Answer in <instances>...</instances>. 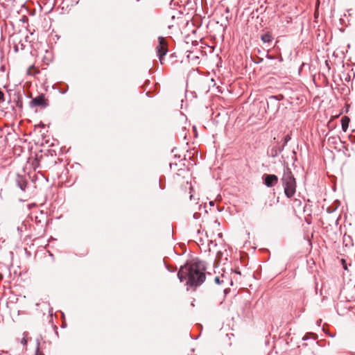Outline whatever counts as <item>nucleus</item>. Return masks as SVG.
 I'll list each match as a JSON object with an SVG mask.
<instances>
[{"instance_id": "1", "label": "nucleus", "mask_w": 355, "mask_h": 355, "mask_svg": "<svg viewBox=\"0 0 355 355\" xmlns=\"http://www.w3.org/2000/svg\"><path fill=\"white\" fill-rule=\"evenodd\" d=\"M206 270V263L196 257L182 265L177 276L180 282L186 280L185 285L196 290L205 282Z\"/></svg>"}, {"instance_id": "2", "label": "nucleus", "mask_w": 355, "mask_h": 355, "mask_svg": "<svg viewBox=\"0 0 355 355\" xmlns=\"http://www.w3.org/2000/svg\"><path fill=\"white\" fill-rule=\"evenodd\" d=\"M281 182L284 188V192L287 198H293L296 193L297 182L291 168L284 166Z\"/></svg>"}, {"instance_id": "3", "label": "nucleus", "mask_w": 355, "mask_h": 355, "mask_svg": "<svg viewBox=\"0 0 355 355\" xmlns=\"http://www.w3.org/2000/svg\"><path fill=\"white\" fill-rule=\"evenodd\" d=\"M156 53L161 64H163L164 57L168 53L167 45L163 36L158 37V46L156 47Z\"/></svg>"}, {"instance_id": "4", "label": "nucleus", "mask_w": 355, "mask_h": 355, "mask_svg": "<svg viewBox=\"0 0 355 355\" xmlns=\"http://www.w3.org/2000/svg\"><path fill=\"white\" fill-rule=\"evenodd\" d=\"M284 98V96L282 94L270 96L267 101L268 109L270 108L272 111L277 112L280 107L279 101Z\"/></svg>"}, {"instance_id": "5", "label": "nucleus", "mask_w": 355, "mask_h": 355, "mask_svg": "<svg viewBox=\"0 0 355 355\" xmlns=\"http://www.w3.org/2000/svg\"><path fill=\"white\" fill-rule=\"evenodd\" d=\"M10 99L8 103L13 102L15 105L21 110L23 108L22 94L20 91L10 89L8 91Z\"/></svg>"}, {"instance_id": "6", "label": "nucleus", "mask_w": 355, "mask_h": 355, "mask_svg": "<svg viewBox=\"0 0 355 355\" xmlns=\"http://www.w3.org/2000/svg\"><path fill=\"white\" fill-rule=\"evenodd\" d=\"M49 106V101L45 98L44 94H40L37 96L32 98L29 102V107L34 108L35 107H40L42 108H46Z\"/></svg>"}, {"instance_id": "7", "label": "nucleus", "mask_w": 355, "mask_h": 355, "mask_svg": "<svg viewBox=\"0 0 355 355\" xmlns=\"http://www.w3.org/2000/svg\"><path fill=\"white\" fill-rule=\"evenodd\" d=\"M263 184L268 187H273L279 181V178L275 174L264 173L261 176Z\"/></svg>"}, {"instance_id": "8", "label": "nucleus", "mask_w": 355, "mask_h": 355, "mask_svg": "<svg viewBox=\"0 0 355 355\" xmlns=\"http://www.w3.org/2000/svg\"><path fill=\"white\" fill-rule=\"evenodd\" d=\"M284 150V146H280V142L277 141L276 146H271L268 149V155L273 159L277 158Z\"/></svg>"}, {"instance_id": "9", "label": "nucleus", "mask_w": 355, "mask_h": 355, "mask_svg": "<svg viewBox=\"0 0 355 355\" xmlns=\"http://www.w3.org/2000/svg\"><path fill=\"white\" fill-rule=\"evenodd\" d=\"M16 184L21 191H25L28 182L23 175L18 174L16 178Z\"/></svg>"}, {"instance_id": "10", "label": "nucleus", "mask_w": 355, "mask_h": 355, "mask_svg": "<svg viewBox=\"0 0 355 355\" xmlns=\"http://www.w3.org/2000/svg\"><path fill=\"white\" fill-rule=\"evenodd\" d=\"M341 128L343 132H346L349 128L350 119L347 116H344L341 118Z\"/></svg>"}, {"instance_id": "11", "label": "nucleus", "mask_w": 355, "mask_h": 355, "mask_svg": "<svg viewBox=\"0 0 355 355\" xmlns=\"http://www.w3.org/2000/svg\"><path fill=\"white\" fill-rule=\"evenodd\" d=\"M260 38L263 43H270L273 40V37L269 32L262 34Z\"/></svg>"}, {"instance_id": "12", "label": "nucleus", "mask_w": 355, "mask_h": 355, "mask_svg": "<svg viewBox=\"0 0 355 355\" xmlns=\"http://www.w3.org/2000/svg\"><path fill=\"white\" fill-rule=\"evenodd\" d=\"M265 57L266 58H267L268 60H278L279 62H283V58L282 57V55H279V56H275V55H270L269 53V51H268L265 55Z\"/></svg>"}, {"instance_id": "13", "label": "nucleus", "mask_w": 355, "mask_h": 355, "mask_svg": "<svg viewBox=\"0 0 355 355\" xmlns=\"http://www.w3.org/2000/svg\"><path fill=\"white\" fill-rule=\"evenodd\" d=\"M159 189L163 190L166 187V178L164 176H160L159 179Z\"/></svg>"}, {"instance_id": "14", "label": "nucleus", "mask_w": 355, "mask_h": 355, "mask_svg": "<svg viewBox=\"0 0 355 355\" xmlns=\"http://www.w3.org/2000/svg\"><path fill=\"white\" fill-rule=\"evenodd\" d=\"M291 134L288 133V134L286 135L282 139L283 144L281 146H284V148L285 146L287 145L288 142L291 141Z\"/></svg>"}, {"instance_id": "15", "label": "nucleus", "mask_w": 355, "mask_h": 355, "mask_svg": "<svg viewBox=\"0 0 355 355\" xmlns=\"http://www.w3.org/2000/svg\"><path fill=\"white\" fill-rule=\"evenodd\" d=\"M311 336H314V337L313 338L314 340H316V338H317V337H318V336H317V335H316V334H312V333H306V334H305V335L302 337V339L303 340H309V339H310V338H311Z\"/></svg>"}, {"instance_id": "16", "label": "nucleus", "mask_w": 355, "mask_h": 355, "mask_svg": "<svg viewBox=\"0 0 355 355\" xmlns=\"http://www.w3.org/2000/svg\"><path fill=\"white\" fill-rule=\"evenodd\" d=\"M164 264H165V267L166 268V270L170 272H174L177 270V266H173V267H171L170 266H168L166 262L164 260Z\"/></svg>"}, {"instance_id": "17", "label": "nucleus", "mask_w": 355, "mask_h": 355, "mask_svg": "<svg viewBox=\"0 0 355 355\" xmlns=\"http://www.w3.org/2000/svg\"><path fill=\"white\" fill-rule=\"evenodd\" d=\"M266 11V8H264L263 6H260L259 8H257L255 10L252 12L253 16L255 13H263Z\"/></svg>"}, {"instance_id": "18", "label": "nucleus", "mask_w": 355, "mask_h": 355, "mask_svg": "<svg viewBox=\"0 0 355 355\" xmlns=\"http://www.w3.org/2000/svg\"><path fill=\"white\" fill-rule=\"evenodd\" d=\"M252 60L255 64H260L262 62H263V58L257 56V57H256L254 58H252Z\"/></svg>"}, {"instance_id": "19", "label": "nucleus", "mask_w": 355, "mask_h": 355, "mask_svg": "<svg viewBox=\"0 0 355 355\" xmlns=\"http://www.w3.org/2000/svg\"><path fill=\"white\" fill-rule=\"evenodd\" d=\"M42 339V335H40L37 338H36V349L35 350L36 351H39L40 350V340Z\"/></svg>"}, {"instance_id": "20", "label": "nucleus", "mask_w": 355, "mask_h": 355, "mask_svg": "<svg viewBox=\"0 0 355 355\" xmlns=\"http://www.w3.org/2000/svg\"><path fill=\"white\" fill-rule=\"evenodd\" d=\"M69 90V86L67 84H64V88H62V89H60L58 90V92L62 94H64L67 92V91Z\"/></svg>"}, {"instance_id": "21", "label": "nucleus", "mask_w": 355, "mask_h": 355, "mask_svg": "<svg viewBox=\"0 0 355 355\" xmlns=\"http://www.w3.org/2000/svg\"><path fill=\"white\" fill-rule=\"evenodd\" d=\"M223 252H222L221 251H218V252H217V253H216V256L215 263H216L217 261H218V262H220V259H221V258H222V257H223ZM219 263H218V264H219Z\"/></svg>"}, {"instance_id": "22", "label": "nucleus", "mask_w": 355, "mask_h": 355, "mask_svg": "<svg viewBox=\"0 0 355 355\" xmlns=\"http://www.w3.org/2000/svg\"><path fill=\"white\" fill-rule=\"evenodd\" d=\"M28 334V332H24V338L21 339V343L23 345H26L27 343H28V338H26V336H27Z\"/></svg>"}, {"instance_id": "23", "label": "nucleus", "mask_w": 355, "mask_h": 355, "mask_svg": "<svg viewBox=\"0 0 355 355\" xmlns=\"http://www.w3.org/2000/svg\"><path fill=\"white\" fill-rule=\"evenodd\" d=\"M214 282H215L216 284H218V285H219V284H220L223 282V281H222V280H220V278L219 277H218V276H217V277H216L214 278Z\"/></svg>"}, {"instance_id": "24", "label": "nucleus", "mask_w": 355, "mask_h": 355, "mask_svg": "<svg viewBox=\"0 0 355 355\" xmlns=\"http://www.w3.org/2000/svg\"><path fill=\"white\" fill-rule=\"evenodd\" d=\"M4 101V94L0 89V103Z\"/></svg>"}, {"instance_id": "25", "label": "nucleus", "mask_w": 355, "mask_h": 355, "mask_svg": "<svg viewBox=\"0 0 355 355\" xmlns=\"http://www.w3.org/2000/svg\"><path fill=\"white\" fill-rule=\"evenodd\" d=\"M20 21H21L22 23H27V22H28V17H26V16L24 15V16L21 18Z\"/></svg>"}, {"instance_id": "26", "label": "nucleus", "mask_w": 355, "mask_h": 355, "mask_svg": "<svg viewBox=\"0 0 355 355\" xmlns=\"http://www.w3.org/2000/svg\"><path fill=\"white\" fill-rule=\"evenodd\" d=\"M341 262H342V266H343V269L344 270H347V266L346 261L344 260V259H342Z\"/></svg>"}, {"instance_id": "27", "label": "nucleus", "mask_w": 355, "mask_h": 355, "mask_svg": "<svg viewBox=\"0 0 355 355\" xmlns=\"http://www.w3.org/2000/svg\"><path fill=\"white\" fill-rule=\"evenodd\" d=\"M200 217V214L198 213V212H195L193 214V218L194 219H198Z\"/></svg>"}, {"instance_id": "28", "label": "nucleus", "mask_w": 355, "mask_h": 355, "mask_svg": "<svg viewBox=\"0 0 355 355\" xmlns=\"http://www.w3.org/2000/svg\"><path fill=\"white\" fill-rule=\"evenodd\" d=\"M339 21H340V24L341 25H343V26H347V24H346V22H345V20L343 18H340Z\"/></svg>"}, {"instance_id": "29", "label": "nucleus", "mask_w": 355, "mask_h": 355, "mask_svg": "<svg viewBox=\"0 0 355 355\" xmlns=\"http://www.w3.org/2000/svg\"><path fill=\"white\" fill-rule=\"evenodd\" d=\"M187 251V248L184 244L182 245V252L180 254H178V255H182V254H184Z\"/></svg>"}, {"instance_id": "30", "label": "nucleus", "mask_w": 355, "mask_h": 355, "mask_svg": "<svg viewBox=\"0 0 355 355\" xmlns=\"http://www.w3.org/2000/svg\"><path fill=\"white\" fill-rule=\"evenodd\" d=\"M232 272L239 275H241V270L239 268L232 270Z\"/></svg>"}, {"instance_id": "31", "label": "nucleus", "mask_w": 355, "mask_h": 355, "mask_svg": "<svg viewBox=\"0 0 355 355\" xmlns=\"http://www.w3.org/2000/svg\"><path fill=\"white\" fill-rule=\"evenodd\" d=\"M196 326L200 332H201L202 330V325L201 324H196Z\"/></svg>"}, {"instance_id": "32", "label": "nucleus", "mask_w": 355, "mask_h": 355, "mask_svg": "<svg viewBox=\"0 0 355 355\" xmlns=\"http://www.w3.org/2000/svg\"><path fill=\"white\" fill-rule=\"evenodd\" d=\"M334 210H335V209L331 208V207H327V213H329V214H330V213H332Z\"/></svg>"}, {"instance_id": "33", "label": "nucleus", "mask_w": 355, "mask_h": 355, "mask_svg": "<svg viewBox=\"0 0 355 355\" xmlns=\"http://www.w3.org/2000/svg\"><path fill=\"white\" fill-rule=\"evenodd\" d=\"M146 96L148 98H152L153 96V94H152L150 92L148 91L146 93Z\"/></svg>"}, {"instance_id": "34", "label": "nucleus", "mask_w": 355, "mask_h": 355, "mask_svg": "<svg viewBox=\"0 0 355 355\" xmlns=\"http://www.w3.org/2000/svg\"><path fill=\"white\" fill-rule=\"evenodd\" d=\"M35 355H44V354L43 352H41L40 350L39 351L35 350Z\"/></svg>"}, {"instance_id": "35", "label": "nucleus", "mask_w": 355, "mask_h": 355, "mask_svg": "<svg viewBox=\"0 0 355 355\" xmlns=\"http://www.w3.org/2000/svg\"><path fill=\"white\" fill-rule=\"evenodd\" d=\"M230 291V288H225L224 289V294L225 295H227V293Z\"/></svg>"}, {"instance_id": "36", "label": "nucleus", "mask_w": 355, "mask_h": 355, "mask_svg": "<svg viewBox=\"0 0 355 355\" xmlns=\"http://www.w3.org/2000/svg\"><path fill=\"white\" fill-rule=\"evenodd\" d=\"M200 335V334L198 336H196V337H193L191 334H190V337H191V339H193V340H197V339L199 338Z\"/></svg>"}, {"instance_id": "37", "label": "nucleus", "mask_w": 355, "mask_h": 355, "mask_svg": "<svg viewBox=\"0 0 355 355\" xmlns=\"http://www.w3.org/2000/svg\"><path fill=\"white\" fill-rule=\"evenodd\" d=\"M8 353V352L7 351L0 350V355H3Z\"/></svg>"}, {"instance_id": "38", "label": "nucleus", "mask_w": 355, "mask_h": 355, "mask_svg": "<svg viewBox=\"0 0 355 355\" xmlns=\"http://www.w3.org/2000/svg\"><path fill=\"white\" fill-rule=\"evenodd\" d=\"M37 126L41 127V128H44L45 127V124H44L43 123L40 122V123L39 125H37Z\"/></svg>"}, {"instance_id": "39", "label": "nucleus", "mask_w": 355, "mask_h": 355, "mask_svg": "<svg viewBox=\"0 0 355 355\" xmlns=\"http://www.w3.org/2000/svg\"><path fill=\"white\" fill-rule=\"evenodd\" d=\"M66 327H67V324L65 322L62 323V324L61 325L62 328H65Z\"/></svg>"}, {"instance_id": "40", "label": "nucleus", "mask_w": 355, "mask_h": 355, "mask_svg": "<svg viewBox=\"0 0 355 355\" xmlns=\"http://www.w3.org/2000/svg\"><path fill=\"white\" fill-rule=\"evenodd\" d=\"M54 329H55V334H56L57 335H58V328H57V327H56V326H55V327H54Z\"/></svg>"}, {"instance_id": "41", "label": "nucleus", "mask_w": 355, "mask_h": 355, "mask_svg": "<svg viewBox=\"0 0 355 355\" xmlns=\"http://www.w3.org/2000/svg\"><path fill=\"white\" fill-rule=\"evenodd\" d=\"M209 205H210V206H214V201H210L209 202Z\"/></svg>"}, {"instance_id": "42", "label": "nucleus", "mask_w": 355, "mask_h": 355, "mask_svg": "<svg viewBox=\"0 0 355 355\" xmlns=\"http://www.w3.org/2000/svg\"><path fill=\"white\" fill-rule=\"evenodd\" d=\"M14 50H15V52H17L18 51V47L15 46L14 47Z\"/></svg>"}, {"instance_id": "43", "label": "nucleus", "mask_w": 355, "mask_h": 355, "mask_svg": "<svg viewBox=\"0 0 355 355\" xmlns=\"http://www.w3.org/2000/svg\"><path fill=\"white\" fill-rule=\"evenodd\" d=\"M272 203H273L272 200H270V203L268 204V206L271 207L272 205Z\"/></svg>"}, {"instance_id": "44", "label": "nucleus", "mask_w": 355, "mask_h": 355, "mask_svg": "<svg viewBox=\"0 0 355 355\" xmlns=\"http://www.w3.org/2000/svg\"><path fill=\"white\" fill-rule=\"evenodd\" d=\"M340 31L342 33H344V32H345V28H340Z\"/></svg>"}, {"instance_id": "45", "label": "nucleus", "mask_w": 355, "mask_h": 355, "mask_svg": "<svg viewBox=\"0 0 355 355\" xmlns=\"http://www.w3.org/2000/svg\"><path fill=\"white\" fill-rule=\"evenodd\" d=\"M258 53L261 54L262 51L260 49L257 50Z\"/></svg>"}, {"instance_id": "46", "label": "nucleus", "mask_w": 355, "mask_h": 355, "mask_svg": "<svg viewBox=\"0 0 355 355\" xmlns=\"http://www.w3.org/2000/svg\"><path fill=\"white\" fill-rule=\"evenodd\" d=\"M1 69L2 71H4V69H5V67H4V66H2V67H1Z\"/></svg>"}, {"instance_id": "47", "label": "nucleus", "mask_w": 355, "mask_h": 355, "mask_svg": "<svg viewBox=\"0 0 355 355\" xmlns=\"http://www.w3.org/2000/svg\"><path fill=\"white\" fill-rule=\"evenodd\" d=\"M34 177L35 178L33 179H32V181H34V180H35L37 178L36 175H35Z\"/></svg>"}, {"instance_id": "48", "label": "nucleus", "mask_w": 355, "mask_h": 355, "mask_svg": "<svg viewBox=\"0 0 355 355\" xmlns=\"http://www.w3.org/2000/svg\"><path fill=\"white\" fill-rule=\"evenodd\" d=\"M34 177L35 178L33 179H32V181H34V180H35L37 178L36 175H35Z\"/></svg>"}, {"instance_id": "49", "label": "nucleus", "mask_w": 355, "mask_h": 355, "mask_svg": "<svg viewBox=\"0 0 355 355\" xmlns=\"http://www.w3.org/2000/svg\"><path fill=\"white\" fill-rule=\"evenodd\" d=\"M34 177L35 178L33 179H32V181H34V180H35L37 178L36 175H35Z\"/></svg>"}, {"instance_id": "50", "label": "nucleus", "mask_w": 355, "mask_h": 355, "mask_svg": "<svg viewBox=\"0 0 355 355\" xmlns=\"http://www.w3.org/2000/svg\"><path fill=\"white\" fill-rule=\"evenodd\" d=\"M34 177L35 178L33 179H32V181H34V180H35L37 178L36 175H35Z\"/></svg>"}, {"instance_id": "51", "label": "nucleus", "mask_w": 355, "mask_h": 355, "mask_svg": "<svg viewBox=\"0 0 355 355\" xmlns=\"http://www.w3.org/2000/svg\"><path fill=\"white\" fill-rule=\"evenodd\" d=\"M177 148L175 147H174L173 149H172V152L173 153Z\"/></svg>"}, {"instance_id": "52", "label": "nucleus", "mask_w": 355, "mask_h": 355, "mask_svg": "<svg viewBox=\"0 0 355 355\" xmlns=\"http://www.w3.org/2000/svg\"><path fill=\"white\" fill-rule=\"evenodd\" d=\"M191 306H195V304H194V302H193V301L191 303Z\"/></svg>"}, {"instance_id": "53", "label": "nucleus", "mask_w": 355, "mask_h": 355, "mask_svg": "<svg viewBox=\"0 0 355 355\" xmlns=\"http://www.w3.org/2000/svg\"><path fill=\"white\" fill-rule=\"evenodd\" d=\"M12 110H15V106H14V105H12Z\"/></svg>"}, {"instance_id": "54", "label": "nucleus", "mask_w": 355, "mask_h": 355, "mask_svg": "<svg viewBox=\"0 0 355 355\" xmlns=\"http://www.w3.org/2000/svg\"><path fill=\"white\" fill-rule=\"evenodd\" d=\"M193 130H194L195 131H196V126H195V125H193Z\"/></svg>"}, {"instance_id": "55", "label": "nucleus", "mask_w": 355, "mask_h": 355, "mask_svg": "<svg viewBox=\"0 0 355 355\" xmlns=\"http://www.w3.org/2000/svg\"><path fill=\"white\" fill-rule=\"evenodd\" d=\"M175 158H179V157H180V155H175Z\"/></svg>"}, {"instance_id": "56", "label": "nucleus", "mask_w": 355, "mask_h": 355, "mask_svg": "<svg viewBox=\"0 0 355 355\" xmlns=\"http://www.w3.org/2000/svg\"><path fill=\"white\" fill-rule=\"evenodd\" d=\"M218 236H219V237H221V236H222V233H219V234H218Z\"/></svg>"}, {"instance_id": "57", "label": "nucleus", "mask_w": 355, "mask_h": 355, "mask_svg": "<svg viewBox=\"0 0 355 355\" xmlns=\"http://www.w3.org/2000/svg\"><path fill=\"white\" fill-rule=\"evenodd\" d=\"M146 83L148 85L150 83V80H146Z\"/></svg>"}, {"instance_id": "58", "label": "nucleus", "mask_w": 355, "mask_h": 355, "mask_svg": "<svg viewBox=\"0 0 355 355\" xmlns=\"http://www.w3.org/2000/svg\"><path fill=\"white\" fill-rule=\"evenodd\" d=\"M230 285H231V286H232V285H233V282H232V280H231Z\"/></svg>"}, {"instance_id": "59", "label": "nucleus", "mask_w": 355, "mask_h": 355, "mask_svg": "<svg viewBox=\"0 0 355 355\" xmlns=\"http://www.w3.org/2000/svg\"><path fill=\"white\" fill-rule=\"evenodd\" d=\"M21 47H22V49H24L25 47V46L23 44H21Z\"/></svg>"}, {"instance_id": "60", "label": "nucleus", "mask_w": 355, "mask_h": 355, "mask_svg": "<svg viewBox=\"0 0 355 355\" xmlns=\"http://www.w3.org/2000/svg\"><path fill=\"white\" fill-rule=\"evenodd\" d=\"M321 322V320L318 322V325H320V323Z\"/></svg>"}, {"instance_id": "61", "label": "nucleus", "mask_w": 355, "mask_h": 355, "mask_svg": "<svg viewBox=\"0 0 355 355\" xmlns=\"http://www.w3.org/2000/svg\"><path fill=\"white\" fill-rule=\"evenodd\" d=\"M192 197H193V195H191V196H190V199H191V200L192 199Z\"/></svg>"}, {"instance_id": "62", "label": "nucleus", "mask_w": 355, "mask_h": 355, "mask_svg": "<svg viewBox=\"0 0 355 355\" xmlns=\"http://www.w3.org/2000/svg\"><path fill=\"white\" fill-rule=\"evenodd\" d=\"M315 343H316L317 345H319V341H316V342H315Z\"/></svg>"}, {"instance_id": "63", "label": "nucleus", "mask_w": 355, "mask_h": 355, "mask_svg": "<svg viewBox=\"0 0 355 355\" xmlns=\"http://www.w3.org/2000/svg\"><path fill=\"white\" fill-rule=\"evenodd\" d=\"M141 0H136L137 2H140Z\"/></svg>"}]
</instances>
